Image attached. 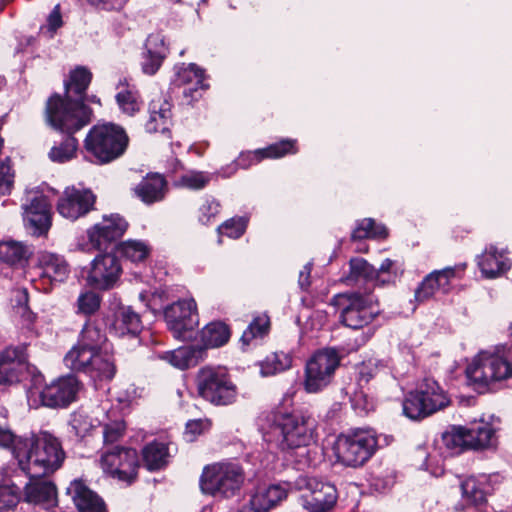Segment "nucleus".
<instances>
[{
  "label": "nucleus",
  "instance_id": "f257e3e1",
  "mask_svg": "<svg viewBox=\"0 0 512 512\" xmlns=\"http://www.w3.org/2000/svg\"><path fill=\"white\" fill-rule=\"evenodd\" d=\"M263 440L282 452L290 453L309 446L317 438V422L304 408L294 407L292 398L285 395L266 417Z\"/></svg>",
  "mask_w": 512,
  "mask_h": 512
},
{
  "label": "nucleus",
  "instance_id": "f03ea898",
  "mask_svg": "<svg viewBox=\"0 0 512 512\" xmlns=\"http://www.w3.org/2000/svg\"><path fill=\"white\" fill-rule=\"evenodd\" d=\"M62 100L54 96L46 101L45 115L48 124L61 133V140L55 141L49 151V159L55 163H65L76 157L78 140L74 134L92 121L93 110L81 105L76 106L78 114H70Z\"/></svg>",
  "mask_w": 512,
  "mask_h": 512
},
{
  "label": "nucleus",
  "instance_id": "7ed1b4c3",
  "mask_svg": "<svg viewBox=\"0 0 512 512\" xmlns=\"http://www.w3.org/2000/svg\"><path fill=\"white\" fill-rule=\"evenodd\" d=\"M65 452L60 440L47 431L19 440L15 448V458L22 471L31 477H44L59 469Z\"/></svg>",
  "mask_w": 512,
  "mask_h": 512
},
{
  "label": "nucleus",
  "instance_id": "20e7f679",
  "mask_svg": "<svg viewBox=\"0 0 512 512\" xmlns=\"http://www.w3.org/2000/svg\"><path fill=\"white\" fill-rule=\"evenodd\" d=\"M129 143L130 138L124 127L113 122H104L89 129L83 147L91 162L105 165L121 158Z\"/></svg>",
  "mask_w": 512,
  "mask_h": 512
},
{
  "label": "nucleus",
  "instance_id": "39448f33",
  "mask_svg": "<svg viewBox=\"0 0 512 512\" xmlns=\"http://www.w3.org/2000/svg\"><path fill=\"white\" fill-rule=\"evenodd\" d=\"M44 380L41 371L30 363L26 344L8 346L0 352V386L23 383L27 393L33 395V390H38Z\"/></svg>",
  "mask_w": 512,
  "mask_h": 512
},
{
  "label": "nucleus",
  "instance_id": "423d86ee",
  "mask_svg": "<svg viewBox=\"0 0 512 512\" xmlns=\"http://www.w3.org/2000/svg\"><path fill=\"white\" fill-rule=\"evenodd\" d=\"M194 384L197 397L211 406L228 407L238 400V386L224 367H201L195 375Z\"/></svg>",
  "mask_w": 512,
  "mask_h": 512
},
{
  "label": "nucleus",
  "instance_id": "0eeeda50",
  "mask_svg": "<svg viewBox=\"0 0 512 512\" xmlns=\"http://www.w3.org/2000/svg\"><path fill=\"white\" fill-rule=\"evenodd\" d=\"M451 404L448 393L431 377L423 378L409 391L402 403L403 414L414 421L423 420Z\"/></svg>",
  "mask_w": 512,
  "mask_h": 512
},
{
  "label": "nucleus",
  "instance_id": "6e6552de",
  "mask_svg": "<svg viewBox=\"0 0 512 512\" xmlns=\"http://www.w3.org/2000/svg\"><path fill=\"white\" fill-rule=\"evenodd\" d=\"M331 304L339 310L340 322L353 330L368 326L380 313L378 299L371 290L338 293Z\"/></svg>",
  "mask_w": 512,
  "mask_h": 512
},
{
  "label": "nucleus",
  "instance_id": "1a4fd4ad",
  "mask_svg": "<svg viewBox=\"0 0 512 512\" xmlns=\"http://www.w3.org/2000/svg\"><path fill=\"white\" fill-rule=\"evenodd\" d=\"M377 449L378 439L374 432L360 428L340 433L333 446L337 461L352 468L364 466Z\"/></svg>",
  "mask_w": 512,
  "mask_h": 512
},
{
  "label": "nucleus",
  "instance_id": "9d476101",
  "mask_svg": "<svg viewBox=\"0 0 512 512\" xmlns=\"http://www.w3.org/2000/svg\"><path fill=\"white\" fill-rule=\"evenodd\" d=\"M244 480L245 473L239 464L222 462L206 465L199 484L205 495L230 499L240 494Z\"/></svg>",
  "mask_w": 512,
  "mask_h": 512
},
{
  "label": "nucleus",
  "instance_id": "9b49d317",
  "mask_svg": "<svg viewBox=\"0 0 512 512\" xmlns=\"http://www.w3.org/2000/svg\"><path fill=\"white\" fill-rule=\"evenodd\" d=\"M468 384L479 394L494 390L496 383L512 377V364L496 354H480L465 370Z\"/></svg>",
  "mask_w": 512,
  "mask_h": 512
},
{
  "label": "nucleus",
  "instance_id": "f8f14e48",
  "mask_svg": "<svg viewBox=\"0 0 512 512\" xmlns=\"http://www.w3.org/2000/svg\"><path fill=\"white\" fill-rule=\"evenodd\" d=\"M287 485L290 490L302 493L303 507L308 512H331L337 504L338 490L330 481L301 474Z\"/></svg>",
  "mask_w": 512,
  "mask_h": 512
},
{
  "label": "nucleus",
  "instance_id": "ddd939ff",
  "mask_svg": "<svg viewBox=\"0 0 512 512\" xmlns=\"http://www.w3.org/2000/svg\"><path fill=\"white\" fill-rule=\"evenodd\" d=\"M495 428L484 420L475 421L469 426L453 425L442 434L445 447L453 454L468 450L481 451L491 446Z\"/></svg>",
  "mask_w": 512,
  "mask_h": 512
},
{
  "label": "nucleus",
  "instance_id": "4468645a",
  "mask_svg": "<svg viewBox=\"0 0 512 512\" xmlns=\"http://www.w3.org/2000/svg\"><path fill=\"white\" fill-rule=\"evenodd\" d=\"M341 363V356L334 347L319 349L305 365L304 389L308 393H318L328 387Z\"/></svg>",
  "mask_w": 512,
  "mask_h": 512
},
{
  "label": "nucleus",
  "instance_id": "2eb2a0df",
  "mask_svg": "<svg viewBox=\"0 0 512 512\" xmlns=\"http://www.w3.org/2000/svg\"><path fill=\"white\" fill-rule=\"evenodd\" d=\"M168 330L177 340H191L199 325V314L194 299L178 300L167 305L163 311Z\"/></svg>",
  "mask_w": 512,
  "mask_h": 512
},
{
  "label": "nucleus",
  "instance_id": "dca6fc26",
  "mask_svg": "<svg viewBox=\"0 0 512 512\" xmlns=\"http://www.w3.org/2000/svg\"><path fill=\"white\" fill-rule=\"evenodd\" d=\"M99 252L90 263L86 284L93 290L104 292L119 285L123 268L114 251Z\"/></svg>",
  "mask_w": 512,
  "mask_h": 512
},
{
  "label": "nucleus",
  "instance_id": "f3484780",
  "mask_svg": "<svg viewBox=\"0 0 512 512\" xmlns=\"http://www.w3.org/2000/svg\"><path fill=\"white\" fill-rule=\"evenodd\" d=\"M101 465L112 478L131 485L138 478L140 458L135 448L115 446L102 454Z\"/></svg>",
  "mask_w": 512,
  "mask_h": 512
},
{
  "label": "nucleus",
  "instance_id": "a211bd4d",
  "mask_svg": "<svg viewBox=\"0 0 512 512\" xmlns=\"http://www.w3.org/2000/svg\"><path fill=\"white\" fill-rule=\"evenodd\" d=\"M107 336L96 321L88 319L80 332L77 343L66 354L64 360L68 366L80 363L82 367H87L88 361L92 356L105 350Z\"/></svg>",
  "mask_w": 512,
  "mask_h": 512
},
{
  "label": "nucleus",
  "instance_id": "6ab92c4d",
  "mask_svg": "<svg viewBox=\"0 0 512 512\" xmlns=\"http://www.w3.org/2000/svg\"><path fill=\"white\" fill-rule=\"evenodd\" d=\"M82 383L75 375L61 376L49 384H42L33 394H39V400L43 407L50 409H66L77 401Z\"/></svg>",
  "mask_w": 512,
  "mask_h": 512
},
{
  "label": "nucleus",
  "instance_id": "aec40b11",
  "mask_svg": "<svg viewBox=\"0 0 512 512\" xmlns=\"http://www.w3.org/2000/svg\"><path fill=\"white\" fill-rule=\"evenodd\" d=\"M467 268L466 263H459L440 270H433L417 285L414 301L419 305L433 299L437 292L448 295L452 291V280L461 279Z\"/></svg>",
  "mask_w": 512,
  "mask_h": 512
},
{
  "label": "nucleus",
  "instance_id": "412c9836",
  "mask_svg": "<svg viewBox=\"0 0 512 512\" xmlns=\"http://www.w3.org/2000/svg\"><path fill=\"white\" fill-rule=\"evenodd\" d=\"M129 228V222L119 213L104 214L102 220L86 231L89 243L98 251L114 249Z\"/></svg>",
  "mask_w": 512,
  "mask_h": 512
},
{
  "label": "nucleus",
  "instance_id": "4be33fe9",
  "mask_svg": "<svg viewBox=\"0 0 512 512\" xmlns=\"http://www.w3.org/2000/svg\"><path fill=\"white\" fill-rule=\"evenodd\" d=\"M96 201L97 195L91 189L68 186L58 198L56 209L62 217L75 221L95 210Z\"/></svg>",
  "mask_w": 512,
  "mask_h": 512
},
{
  "label": "nucleus",
  "instance_id": "5701e85b",
  "mask_svg": "<svg viewBox=\"0 0 512 512\" xmlns=\"http://www.w3.org/2000/svg\"><path fill=\"white\" fill-rule=\"evenodd\" d=\"M92 72L84 66H77L69 72L68 80L64 81V96L53 93L47 101L58 96L64 103L63 106L70 114H78L76 106L81 105L90 108L86 103V92L92 82Z\"/></svg>",
  "mask_w": 512,
  "mask_h": 512
},
{
  "label": "nucleus",
  "instance_id": "b1692460",
  "mask_svg": "<svg viewBox=\"0 0 512 512\" xmlns=\"http://www.w3.org/2000/svg\"><path fill=\"white\" fill-rule=\"evenodd\" d=\"M169 54V47L161 33H151L146 38L141 52L140 66L145 75L153 76L161 68Z\"/></svg>",
  "mask_w": 512,
  "mask_h": 512
},
{
  "label": "nucleus",
  "instance_id": "393cba45",
  "mask_svg": "<svg viewBox=\"0 0 512 512\" xmlns=\"http://www.w3.org/2000/svg\"><path fill=\"white\" fill-rule=\"evenodd\" d=\"M173 104L166 98L158 97L149 103V119L145 124L146 132L161 133L171 138V126L173 125Z\"/></svg>",
  "mask_w": 512,
  "mask_h": 512
},
{
  "label": "nucleus",
  "instance_id": "a878e982",
  "mask_svg": "<svg viewBox=\"0 0 512 512\" xmlns=\"http://www.w3.org/2000/svg\"><path fill=\"white\" fill-rule=\"evenodd\" d=\"M24 222L33 235H46L52 225L51 207L45 197H35L26 206Z\"/></svg>",
  "mask_w": 512,
  "mask_h": 512
},
{
  "label": "nucleus",
  "instance_id": "bb28decb",
  "mask_svg": "<svg viewBox=\"0 0 512 512\" xmlns=\"http://www.w3.org/2000/svg\"><path fill=\"white\" fill-rule=\"evenodd\" d=\"M143 330L141 315L130 305H119L113 313L110 332L119 338L137 337Z\"/></svg>",
  "mask_w": 512,
  "mask_h": 512
},
{
  "label": "nucleus",
  "instance_id": "cd10ccee",
  "mask_svg": "<svg viewBox=\"0 0 512 512\" xmlns=\"http://www.w3.org/2000/svg\"><path fill=\"white\" fill-rule=\"evenodd\" d=\"M135 195L145 204L152 205L165 199L168 192V182L164 175L149 172L134 188Z\"/></svg>",
  "mask_w": 512,
  "mask_h": 512
},
{
  "label": "nucleus",
  "instance_id": "c85d7f7f",
  "mask_svg": "<svg viewBox=\"0 0 512 512\" xmlns=\"http://www.w3.org/2000/svg\"><path fill=\"white\" fill-rule=\"evenodd\" d=\"M67 491L79 512H108L104 500L82 480H73Z\"/></svg>",
  "mask_w": 512,
  "mask_h": 512
},
{
  "label": "nucleus",
  "instance_id": "c756f323",
  "mask_svg": "<svg viewBox=\"0 0 512 512\" xmlns=\"http://www.w3.org/2000/svg\"><path fill=\"white\" fill-rule=\"evenodd\" d=\"M86 366L87 367H82L80 363H77L72 364L71 369L90 374L100 381H111L117 372L115 358L107 349L93 355Z\"/></svg>",
  "mask_w": 512,
  "mask_h": 512
},
{
  "label": "nucleus",
  "instance_id": "7c9ffc66",
  "mask_svg": "<svg viewBox=\"0 0 512 512\" xmlns=\"http://www.w3.org/2000/svg\"><path fill=\"white\" fill-rule=\"evenodd\" d=\"M38 267L41 269L40 277L49 280L51 284L65 282L71 272L65 257L51 252H43L39 255Z\"/></svg>",
  "mask_w": 512,
  "mask_h": 512
},
{
  "label": "nucleus",
  "instance_id": "2f4dec72",
  "mask_svg": "<svg viewBox=\"0 0 512 512\" xmlns=\"http://www.w3.org/2000/svg\"><path fill=\"white\" fill-rule=\"evenodd\" d=\"M168 444L153 440L145 444L141 449L140 465L149 472H159L169 465Z\"/></svg>",
  "mask_w": 512,
  "mask_h": 512
},
{
  "label": "nucleus",
  "instance_id": "473e14b6",
  "mask_svg": "<svg viewBox=\"0 0 512 512\" xmlns=\"http://www.w3.org/2000/svg\"><path fill=\"white\" fill-rule=\"evenodd\" d=\"M29 482L24 487V501L32 504H51L55 501L57 489L53 482L43 477L29 476Z\"/></svg>",
  "mask_w": 512,
  "mask_h": 512
},
{
  "label": "nucleus",
  "instance_id": "72a5a7b5",
  "mask_svg": "<svg viewBox=\"0 0 512 512\" xmlns=\"http://www.w3.org/2000/svg\"><path fill=\"white\" fill-rule=\"evenodd\" d=\"M286 486L271 484L267 487H258L249 501L259 512H268L287 498V492L290 488L288 485Z\"/></svg>",
  "mask_w": 512,
  "mask_h": 512
},
{
  "label": "nucleus",
  "instance_id": "f704fd0d",
  "mask_svg": "<svg viewBox=\"0 0 512 512\" xmlns=\"http://www.w3.org/2000/svg\"><path fill=\"white\" fill-rule=\"evenodd\" d=\"M33 255V249L20 241H0V261L14 268H24Z\"/></svg>",
  "mask_w": 512,
  "mask_h": 512
},
{
  "label": "nucleus",
  "instance_id": "c9c22d12",
  "mask_svg": "<svg viewBox=\"0 0 512 512\" xmlns=\"http://www.w3.org/2000/svg\"><path fill=\"white\" fill-rule=\"evenodd\" d=\"M231 338V329L223 321H212L200 331L201 346L207 351L210 348H219L226 345Z\"/></svg>",
  "mask_w": 512,
  "mask_h": 512
},
{
  "label": "nucleus",
  "instance_id": "e433bc0d",
  "mask_svg": "<svg viewBox=\"0 0 512 512\" xmlns=\"http://www.w3.org/2000/svg\"><path fill=\"white\" fill-rule=\"evenodd\" d=\"M207 356L205 347L201 344L179 347L170 352L168 360L176 368L185 370L195 367Z\"/></svg>",
  "mask_w": 512,
  "mask_h": 512
},
{
  "label": "nucleus",
  "instance_id": "4c0bfd02",
  "mask_svg": "<svg viewBox=\"0 0 512 512\" xmlns=\"http://www.w3.org/2000/svg\"><path fill=\"white\" fill-rule=\"evenodd\" d=\"M112 251L125 261H130L133 264H141L150 256L151 248L143 241L129 239L114 245Z\"/></svg>",
  "mask_w": 512,
  "mask_h": 512
},
{
  "label": "nucleus",
  "instance_id": "58836bf2",
  "mask_svg": "<svg viewBox=\"0 0 512 512\" xmlns=\"http://www.w3.org/2000/svg\"><path fill=\"white\" fill-rule=\"evenodd\" d=\"M258 163L264 159H279L299 152L297 139L284 138L264 148L253 150Z\"/></svg>",
  "mask_w": 512,
  "mask_h": 512
},
{
  "label": "nucleus",
  "instance_id": "ea45409f",
  "mask_svg": "<svg viewBox=\"0 0 512 512\" xmlns=\"http://www.w3.org/2000/svg\"><path fill=\"white\" fill-rule=\"evenodd\" d=\"M487 483L479 481L471 476L462 481L460 488L463 499L475 507L483 506L487 503Z\"/></svg>",
  "mask_w": 512,
  "mask_h": 512
},
{
  "label": "nucleus",
  "instance_id": "a19ab883",
  "mask_svg": "<svg viewBox=\"0 0 512 512\" xmlns=\"http://www.w3.org/2000/svg\"><path fill=\"white\" fill-rule=\"evenodd\" d=\"M120 85L124 86V89L116 94V103L122 113L132 117L141 109L142 101L140 94L134 87H130L126 82L123 83L120 81L117 87L119 88Z\"/></svg>",
  "mask_w": 512,
  "mask_h": 512
},
{
  "label": "nucleus",
  "instance_id": "79ce46f5",
  "mask_svg": "<svg viewBox=\"0 0 512 512\" xmlns=\"http://www.w3.org/2000/svg\"><path fill=\"white\" fill-rule=\"evenodd\" d=\"M207 75L205 69L195 63L182 64L175 73L174 85L177 87H189L196 84L203 85Z\"/></svg>",
  "mask_w": 512,
  "mask_h": 512
},
{
  "label": "nucleus",
  "instance_id": "37998d69",
  "mask_svg": "<svg viewBox=\"0 0 512 512\" xmlns=\"http://www.w3.org/2000/svg\"><path fill=\"white\" fill-rule=\"evenodd\" d=\"M478 266L482 274L488 279L496 278L509 269V266L503 260L502 254L498 253L496 249L483 253L479 258Z\"/></svg>",
  "mask_w": 512,
  "mask_h": 512
},
{
  "label": "nucleus",
  "instance_id": "c03bdc74",
  "mask_svg": "<svg viewBox=\"0 0 512 512\" xmlns=\"http://www.w3.org/2000/svg\"><path fill=\"white\" fill-rule=\"evenodd\" d=\"M373 275H376L373 265L364 258L353 257L349 260V273L342 278V281L349 285L363 280L367 285H370Z\"/></svg>",
  "mask_w": 512,
  "mask_h": 512
},
{
  "label": "nucleus",
  "instance_id": "a18cd8bd",
  "mask_svg": "<svg viewBox=\"0 0 512 512\" xmlns=\"http://www.w3.org/2000/svg\"><path fill=\"white\" fill-rule=\"evenodd\" d=\"M271 327L270 318L267 315H259L253 318L242 333L240 342L242 349L246 350L254 340L262 339L268 335Z\"/></svg>",
  "mask_w": 512,
  "mask_h": 512
},
{
  "label": "nucleus",
  "instance_id": "49530a36",
  "mask_svg": "<svg viewBox=\"0 0 512 512\" xmlns=\"http://www.w3.org/2000/svg\"><path fill=\"white\" fill-rule=\"evenodd\" d=\"M388 237V230L382 224H377L372 218H364L357 222L351 233V240L358 241L368 238L385 239Z\"/></svg>",
  "mask_w": 512,
  "mask_h": 512
},
{
  "label": "nucleus",
  "instance_id": "de8ad7c7",
  "mask_svg": "<svg viewBox=\"0 0 512 512\" xmlns=\"http://www.w3.org/2000/svg\"><path fill=\"white\" fill-rule=\"evenodd\" d=\"M261 372L265 376L284 372L292 366V357L283 351L273 352L261 362Z\"/></svg>",
  "mask_w": 512,
  "mask_h": 512
},
{
  "label": "nucleus",
  "instance_id": "09e8293b",
  "mask_svg": "<svg viewBox=\"0 0 512 512\" xmlns=\"http://www.w3.org/2000/svg\"><path fill=\"white\" fill-rule=\"evenodd\" d=\"M96 290H89L80 293L77 298V314H82L86 317H91L101 307L102 297L95 292Z\"/></svg>",
  "mask_w": 512,
  "mask_h": 512
},
{
  "label": "nucleus",
  "instance_id": "8fccbe9b",
  "mask_svg": "<svg viewBox=\"0 0 512 512\" xmlns=\"http://www.w3.org/2000/svg\"><path fill=\"white\" fill-rule=\"evenodd\" d=\"M210 180L211 178L206 172L190 171L179 176L174 185L179 188L201 190L209 184Z\"/></svg>",
  "mask_w": 512,
  "mask_h": 512
},
{
  "label": "nucleus",
  "instance_id": "3c124183",
  "mask_svg": "<svg viewBox=\"0 0 512 512\" xmlns=\"http://www.w3.org/2000/svg\"><path fill=\"white\" fill-rule=\"evenodd\" d=\"M21 501V490L15 485H0V512H16Z\"/></svg>",
  "mask_w": 512,
  "mask_h": 512
},
{
  "label": "nucleus",
  "instance_id": "603ef678",
  "mask_svg": "<svg viewBox=\"0 0 512 512\" xmlns=\"http://www.w3.org/2000/svg\"><path fill=\"white\" fill-rule=\"evenodd\" d=\"M69 425L76 437L83 439L94 427L90 416L84 411L77 410L70 415Z\"/></svg>",
  "mask_w": 512,
  "mask_h": 512
},
{
  "label": "nucleus",
  "instance_id": "864d4df0",
  "mask_svg": "<svg viewBox=\"0 0 512 512\" xmlns=\"http://www.w3.org/2000/svg\"><path fill=\"white\" fill-rule=\"evenodd\" d=\"M247 224L248 219L245 217H233L219 225L217 231L219 234L238 239L245 233Z\"/></svg>",
  "mask_w": 512,
  "mask_h": 512
},
{
  "label": "nucleus",
  "instance_id": "5fc2aeb1",
  "mask_svg": "<svg viewBox=\"0 0 512 512\" xmlns=\"http://www.w3.org/2000/svg\"><path fill=\"white\" fill-rule=\"evenodd\" d=\"M381 367H384L379 360L369 359L362 362L358 367L357 383L360 388L366 387L370 381L377 377Z\"/></svg>",
  "mask_w": 512,
  "mask_h": 512
},
{
  "label": "nucleus",
  "instance_id": "6e6d98bb",
  "mask_svg": "<svg viewBox=\"0 0 512 512\" xmlns=\"http://www.w3.org/2000/svg\"><path fill=\"white\" fill-rule=\"evenodd\" d=\"M220 208V203L215 198H206L199 207L198 221L203 225H210L220 213Z\"/></svg>",
  "mask_w": 512,
  "mask_h": 512
},
{
  "label": "nucleus",
  "instance_id": "4d7b16f0",
  "mask_svg": "<svg viewBox=\"0 0 512 512\" xmlns=\"http://www.w3.org/2000/svg\"><path fill=\"white\" fill-rule=\"evenodd\" d=\"M126 425L124 421H114L103 426L104 444H114L118 442L125 433Z\"/></svg>",
  "mask_w": 512,
  "mask_h": 512
},
{
  "label": "nucleus",
  "instance_id": "13d9d810",
  "mask_svg": "<svg viewBox=\"0 0 512 512\" xmlns=\"http://www.w3.org/2000/svg\"><path fill=\"white\" fill-rule=\"evenodd\" d=\"M209 87L210 85L206 81H203V85L196 84L185 87L182 92L185 103L193 106L194 103L198 102L202 98L203 92L208 90Z\"/></svg>",
  "mask_w": 512,
  "mask_h": 512
},
{
  "label": "nucleus",
  "instance_id": "bf43d9fd",
  "mask_svg": "<svg viewBox=\"0 0 512 512\" xmlns=\"http://www.w3.org/2000/svg\"><path fill=\"white\" fill-rule=\"evenodd\" d=\"M376 275H373L370 285L371 287H366L365 290L369 291L371 290V293L373 294V289L376 286L379 287H385L389 285H395L396 280L398 278V274H389V273H379L375 271Z\"/></svg>",
  "mask_w": 512,
  "mask_h": 512
},
{
  "label": "nucleus",
  "instance_id": "052dcab7",
  "mask_svg": "<svg viewBox=\"0 0 512 512\" xmlns=\"http://www.w3.org/2000/svg\"><path fill=\"white\" fill-rule=\"evenodd\" d=\"M26 438L27 437H17L11 430L0 426V446L10 448L14 457L18 441Z\"/></svg>",
  "mask_w": 512,
  "mask_h": 512
},
{
  "label": "nucleus",
  "instance_id": "680f3d73",
  "mask_svg": "<svg viewBox=\"0 0 512 512\" xmlns=\"http://www.w3.org/2000/svg\"><path fill=\"white\" fill-rule=\"evenodd\" d=\"M205 422L201 419L190 420L185 426V437L187 441L193 442L199 435L204 432Z\"/></svg>",
  "mask_w": 512,
  "mask_h": 512
},
{
  "label": "nucleus",
  "instance_id": "e2e57ef3",
  "mask_svg": "<svg viewBox=\"0 0 512 512\" xmlns=\"http://www.w3.org/2000/svg\"><path fill=\"white\" fill-rule=\"evenodd\" d=\"M14 175L11 173V167L4 163L0 164V193H10L13 185Z\"/></svg>",
  "mask_w": 512,
  "mask_h": 512
},
{
  "label": "nucleus",
  "instance_id": "0e129e2a",
  "mask_svg": "<svg viewBox=\"0 0 512 512\" xmlns=\"http://www.w3.org/2000/svg\"><path fill=\"white\" fill-rule=\"evenodd\" d=\"M17 307L22 310V316L28 321L33 322L35 320V314L30 310L29 307V294L27 289H22L17 296Z\"/></svg>",
  "mask_w": 512,
  "mask_h": 512
},
{
  "label": "nucleus",
  "instance_id": "69168bd1",
  "mask_svg": "<svg viewBox=\"0 0 512 512\" xmlns=\"http://www.w3.org/2000/svg\"><path fill=\"white\" fill-rule=\"evenodd\" d=\"M63 20L61 15L60 6L56 5L47 18V28L53 34L62 27Z\"/></svg>",
  "mask_w": 512,
  "mask_h": 512
},
{
  "label": "nucleus",
  "instance_id": "338daca9",
  "mask_svg": "<svg viewBox=\"0 0 512 512\" xmlns=\"http://www.w3.org/2000/svg\"><path fill=\"white\" fill-rule=\"evenodd\" d=\"M235 164L238 168L248 169L252 165L258 164L254 151H243L239 154L235 160Z\"/></svg>",
  "mask_w": 512,
  "mask_h": 512
},
{
  "label": "nucleus",
  "instance_id": "774afa93",
  "mask_svg": "<svg viewBox=\"0 0 512 512\" xmlns=\"http://www.w3.org/2000/svg\"><path fill=\"white\" fill-rule=\"evenodd\" d=\"M91 5H103L107 10H120L128 0H87Z\"/></svg>",
  "mask_w": 512,
  "mask_h": 512
}]
</instances>
